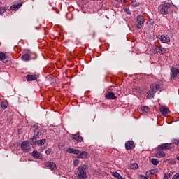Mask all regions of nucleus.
I'll return each instance as SVG.
<instances>
[{
  "mask_svg": "<svg viewBox=\"0 0 179 179\" xmlns=\"http://www.w3.org/2000/svg\"><path fill=\"white\" fill-rule=\"evenodd\" d=\"M171 8V4L169 3H164L159 6V12L161 15H169V10Z\"/></svg>",
  "mask_w": 179,
  "mask_h": 179,
  "instance_id": "f257e3e1",
  "label": "nucleus"
},
{
  "mask_svg": "<svg viewBox=\"0 0 179 179\" xmlns=\"http://www.w3.org/2000/svg\"><path fill=\"white\" fill-rule=\"evenodd\" d=\"M77 177L78 179H85L87 177L86 175V168L85 166H79Z\"/></svg>",
  "mask_w": 179,
  "mask_h": 179,
  "instance_id": "f03ea898",
  "label": "nucleus"
},
{
  "mask_svg": "<svg viewBox=\"0 0 179 179\" xmlns=\"http://www.w3.org/2000/svg\"><path fill=\"white\" fill-rule=\"evenodd\" d=\"M160 83H163V81H157L156 83H152L150 85V89L152 90H160L162 89V85Z\"/></svg>",
  "mask_w": 179,
  "mask_h": 179,
  "instance_id": "7ed1b4c3",
  "label": "nucleus"
},
{
  "mask_svg": "<svg viewBox=\"0 0 179 179\" xmlns=\"http://www.w3.org/2000/svg\"><path fill=\"white\" fill-rule=\"evenodd\" d=\"M157 38L162 41V43H170V36L167 35H158Z\"/></svg>",
  "mask_w": 179,
  "mask_h": 179,
  "instance_id": "20e7f679",
  "label": "nucleus"
},
{
  "mask_svg": "<svg viewBox=\"0 0 179 179\" xmlns=\"http://www.w3.org/2000/svg\"><path fill=\"white\" fill-rule=\"evenodd\" d=\"M154 51L155 54H160L161 55L163 54H166V48H163L162 45L155 46L154 48Z\"/></svg>",
  "mask_w": 179,
  "mask_h": 179,
  "instance_id": "39448f33",
  "label": "nucleus"
},
{
  "mask_svg": "<svg viewBox=\"0 0 179 179\" xmlns=\"http://www.w3.org/2000/svg\"><path fill=\"white\" fill-rule=\"evenodd\" d=\"M33 128L34 129V136L33 137H34V138L37 139L41 134L40 132V129H39L40 127L37 124H34Z\"/></svg>",
  "mask_w": 179,
  "mask_h": 179,
  "instance_id": "423d86ee",
  "label": "nucleus"
},
{
  "mask_svg": "<svg viewBox=\"0 0 179 179\" xmlns=\"http://www.w3.org/2000/svg\"><path fill=\"white\" fill-rule=\"evenodd\" d=\"M145 23V19L141 15L137 16V27L138 29H142V26Z\"/></svg>",
  "mask_w": 179,
  "mask_h": 179,
  "instance_id": "0eeeda50",
  "label": "nucleus"
},
{
  "mask_svg": "<svg viewBox=\"0 0 179 179\" xmlns=\"http://www.w3.org/2000/svg\"><path fill=\"white\" fill-rule=\"evenodd\" d=\"M171 148V144L165 143V144L158 145L157 150H169Z\"/></svg>",
  "mask_w": 179,
  "mask_h": 179,
  "instance_id": "6e6552de",
  "label": "nucleus"
},
{
  "mask_svg": "<svg viewBox=\"0 0 179 179\" xmlns=\"http://www.w3.org/2000/svg\"><path fill=\"white\" fill-rule=\"evenodd\" d=\"M171 79H174V78H176L177 74L179 73V66H178L177 68L171 67Z\"/></svg>",
  "mask_w": 179,
  "mask_h": 179,
  "instance_id": "1a4fd4ad",
  "label": "nucleus"
},
{
  "mask_svg": "<svg viewBox=\"0 0 179 179\" xmlns=\"http://www.w3.org/2000/svg\"><path fill=\"white\" fill-rule=\"evenodd\" d=\"M44 164L45 167H48L50 170H57V164L54 162H45Z\"/></svg>",
  "mask_w": 179,
  "mask_h": 179,
  "instance_id": "9d476101",
  "label": "nucleus"
},
{
  "mask_svg": "<svg viewBox=\"0 0 179 179\" xmlns=\"http://www.w3.org/2000/svg\"><path fill=\"white\" fill-rule=\"evenodd\" d=\"M21 148L23 152H26L30 150V145L29 144V141H24L21 144Z\"/></svg>",
  "mask_w": 179,
  "mask_h": 179,
  "instance_id": "9b49d317",
  "label": "nucleus"
},
{
  "mask_svg": "<svg viewBox=\"0 0 179 179\" xmlns=\"http://www.w3.org/2000/svg\"><path fill=\"white\" fill-rule=\"evenodd\" d=\"M105 97L106 99H107V100H117V96H115V94L111 92H109L107 94H106Z\"/></svg>",
  "mask_w": 179,
  "mask_h": 179,
  "instance_id": "f8f14e48",
  "label": "nucleus"
},
{
  "mask_svg": "<svg viewBox=\"0 0 179 179\" xmlns=\"http://www.w3.org/2000/svg\"><path fill=\"white\" fill-rule=\"evenodd\" d=\"M125 148L127 150H131V149H134V148H135V144L134 143V141H129L126 143Z\"/></svg>",
  "mask_w": 179,
  "mask_h": 179,
  "instance_id": "ddd939ff",
  "label": "nucleus"
},
{
  "mask_svg": "<svg viewBox=\"0 0 179 179\" xmlns=\"http://www.w3.org/2000/svg\"><path fill=\"white\" fill-rule=\"evenodd\" d=\"M38 75H27L26 79L28 80V82H31L33 80H36L38 79Z\"/></svg>",
  "mask_w": 179,
  "mask_h": 179,
  "instance_id": "4468645a",
  "label": "nucleus"
},
{
  "mask_svg": "<svg viewBox=\"0 0 179 179\" xmlns=\"http://www.w3.org/2000/svg\"><path fill=\"white\" fill-rule=\"evenodd\" d=\"M155 93L156 91L150 88L147 92V99H152L155 97Z\"/></svg>",
  "mask_w": 179,
  "mask_h": 179,
  "instance_id": "2eb2a0df",
  "label": "nucleus"
},
{
  "mask_svg": "<svg viewBox=\"0 0 179 179\" xmlns=\"http://www.w3.org/2000/svg\"><path fill=\"white\" fill-rule=\"evenodd\" d=\"M71 138L73 141H77L78 142H83V138H82L78 134H73L71 136Z\"/></svg>",
  "mask_w": 179,
  "mask_h": 179,
  "instance_id": "dca6fc26",
  "label": "nucleus"
},
{
  "mask_svg": "<svg viewBox=\"0 0 179 179\" xmlns=\"http://www.w3.org/2000/svg\"><path fill=\"white\" fill-rule=\"evenodd\" d=\"M159 111L160 113H162V115L166 116V115L169 114V108H166L164 106L160 107Z\"/></svg>",
  "mask_w": 179,
  "mask_h": 179,
  "instance_id": "f3484780",
  "label": "nucleus"
},
{
  "mask_svg": "<svg viewBox=\"0 0 179 179\" xmlns=\"http://www.w3.org/2000/svg\"><path fill=\"white\" fill-rule=\"evenodd\" d=\"M67 153H72L73 155H79V150H76L73 148H68L66 150Z\"/></svg>",
  "mask_w": 179,
  "mask_h": 179,
  "instance_id": "a211bd4d",
  "label": "nucleus"
},
{
  "mask_svg": "<svg viewBox=\"0 0 179 179\" xmlns=\"http://www.w3.org/2000/svg\"><path fill=\"white\" fill-rule=\"evenodd\" d=\"M22 59L25 61V62L30 61V59H31V56H30L27 53H25V54L22 55Z\"/></svg>",
  "mask_w": 179,
  "mask_h": 179,
  "instance_id": "6ab92c4d",
  "label": "nucleus"
},
{
  "mask_svg": "<svg viewBox=\"0 0 179 179\" xmlns=\"http://www.w3.org/2000/svg\"><path fill=\"white\" fill-rule=\"evenodd\" d=\"M32 156L34 159H41V155L36 150L33 151Z\"/></svg>",
  "mask_w": 179,
  "mask_h": 179,
  "instance_id": "aec40b11",
  "label": "nucleus"
},
{
  "mask_svg": "<svg viewBox=\"0 0 179 179\" xmlns=\"http://www.w3.org/2000/svg\"><path fill=\"white\" fill-rule=\"evenodd\" d=\"M1 106L3 110H6V108H8V106H9V103L8 101H3L1 103Z\"/></svg>",
  "mask_w": 179,
  "mask_h": 179,
  "instance_id": "412c9836",
  "label": "nucleus"
},
{
  "mask_svg": "<svg viewBox=\"0 0 179 179\" xmlns=\"http://www.w3.org/2000/svg\"><path fill=\"white\" fill-rule=\"evenodd\" d=\"M86 156H87V152L85 151H83L82 152H80L77 157L78 159H85V157H86Z\"/></svg>",
  "mask_w": 179,
  "mask_h": 179,
  "instance_id": "4be33fe9",
  "label": "nucleus"
},
{
  "mask_svg": "<svg viewBox=\"0 0 179 179\" xmlns=\"http://www.w3.org/2000/svg\"><path fill=\"white\" fill-rule=\"evenodd\" d=\"M20 6H22V3L13 5L10 6V9H11V10H17V9L20 8Z\"/></svg>",
  "mask_w": 179,
  "mask_h": 179,
  "instance_id": "5701e85b",
  "label": "nucleus"
},
{
  "mask_svg": "<svg viewBox=\"0 0 179 179\" xmlns=\"http://www.w3.org/2000/svg\"><path fill=\"white\" fill-rule=\"evenodd\" d=\"M129 169H131V170H135V169H138V167H139V166L136 163H133V164H130L129 165Z\"/></svg>",
  "mask_w": 179,
  "mask_h": 179,
  "instance_id": "b1692460",
  "label": "nucleus"
},
{
  "mask_svg": "<svg viewBox=\"0 0 179 179\" xmlns=\"http://www.w3.org/2000/svg\"><path fill=\"white\" fill-rule=\"evenodd\" d=\"M113 176H115L117 179H125V178L121 176V175L117 172H113Z\"/></svg>",
  "mask_w": 179,
  "mask_h": 179,
  "instance_id": "393cba45",
  "label": "nucleus"
},
{
  "mask_svg": "<svg viewBox=\"0 0 179 179\" xmlns=\"http://www.w3.org/2000/svg\"><path fill=\"white\" fill-rule=\"evenodd\" d=\"M157 157H165L166 153L163 151H158L157 152Z\"/></svg>",
  "mask_w": 179,
  "mask_h": 179,
  "instance_id": "a878e982",
  "label": "nucleus"
},
{
  "mask_svg": "<svg viewBox=\"0 0 179 179\" xmlns=\"http://www.w3.org/2000/svg\"><path fill=\"white\" fill-rule=\"evenodd\" d=\"M44 143H45V139H41L36 141V145H38V146H43Z\"/></svg>",
  "mask_w": 179,
  "mask_h": 179,
  "instance_id": "bb28decb",
  "label": "nucleus"
},
{
  "mask_svg": "<svg viewBox=\"0 0 179 179\" xmlns=\"http://www.w3.org/2000/svg\"><path fill=\"white\" fill-rule=\"evenodd\" d=\"M36 139H37V138H34V137H32L29 141L30 145H37L38 141Z\"/></svg>",
  "mask_w": 179,
  "mask_h": 179,
  "instance_id": "cd10ccee",
  "label": "nucleus"
},
{
  "mask_svg": "<svg viewBox=\"0 0 179 179\" xmlns=\"http://www.w3.org/2000/svg\"><path fill=\"white\" fill-rule=\"evenodd\" d=\"M150 162L154 166H157V164H159V160L157 159L152 158L150 159Z\"/></svg>",
  "mask_w": 179,
  "mask_h": 179,
  "instance_id": "c85d7f7f",
  "label": "nucleus"
},
{
  "mask_svg": "<svg viewBox=\"0 0 179 179\" xmlns=\"http://www.w3.org/2000/svg\"><path fill=\"white\" fill-rule=\"evenodd\" d=\"M6 58V55L3 52H0V61H3Z\"/></svg>",
  "mask_w": 179,
  "mask_h": 179,
  "instance_id": "c756f323",
  "label": "nucleus"
},
{
  "mask_svg": "<svg viewBox=\"0 0 179 179\" xmlns=\"http://www.w3.org/2000/svg\"><path fill=\"white\" fill-rule=\"evenodd\" d=\"M166 162L169 163V164H176V159L171 158L169 159H166Z\"/></svg>",
  "mask_w": 179,
  "mask_h": 179,
  "instance_id": "7c9ffc66",
  "label": "nucleus"
},
{
  "mask_svg": "<svg viewBox=\"0 0 179 179\" xmlns=\"http://www.w3.org/2000/svg\"><path fill=\"white\" fill-rule=\"evenodd\" d=\"M150 108L148 106H143L141 108V111H143V113H148V111H149Z\"/></svg>",
  "mask_w": 179,
  "mask_h": 179,
  "instance_id": "2f4dec72",
  "label": "nucleus"
},
{
  "mask_svg": "<svg viewBox=\"0 0 179 179\" xmlns=\"http://www.w3.org/2000/svg\"><path fill=\"white\" fill-rule=\"evenodd\" d=\"M171 177V174L169 173H164L163 179H169Z\"/></svg>",
  "mask_w": 179,
  "mask_h": 179,
  "instance_id": "473e14b6",
  "label": "nucleus"
},
{
  "mask_svg": "<svg viewBox=\"0 0 179 179\" xmlns=\"http://www.w3.org/2000/svg\"><path fill=\"white\" fill-rule=\"evenodd\" d=\"M6 11V8L5 7H0V15L4 13Z\"/></svg>",
  "mask_w": 179,
  "mask_h": 179,
  "instance_id": "72a5a7b5",
  "label": "nucleus"
},
{
  "mask_svg": "<svg viewBox=\"0 0 179 179\" xmlns=\"http://www.w3.org/2000/svg\"><path fill=\"white\" fill-rule=\"evenodd\" d=\"M73 165L75 167H78V166L79 165V160L75 159L73 162Z\"/></svg>",
  "mask_w": 179,
  "mask_h": 179,
  "instance_id": "f704fd0d",
  "label": "nucleus"
},
{
  "mask_svg": "<svg viewBox=\"0 0 179 179\" xmlns=\"http://www.w3.org/2000/svg\"><path fill=\"white\" fill-rule=\"evenodd\" d=\"M145 176L147 177H152V172H150V171H147L145 173Z\"/></svg>",
  "mask_w": 179,
  "mask_h": 179,
  "instance_id": "c9c22d12",
  "label": "nucleus"
},
{
  "mask_svg": "<svg viewBox=\"0 0 179 179\" xmlns=\"http://www.w3.org/2000/svg\"><path fill=\"white\" fill-rule=\"evenodd\" d=\"M52 152V150L51 148L48 149L45 151L46 155H51V152Z\"/></svg>",
  "mask_w": 179,
  "mask_h": 179,
  "instance_id": "e433bc0d",
  "label": "nucleus"
},
{
  "mask_svg": "<svg viewBox=\"0 0 179 179\" xmlns=\"http://www.w3.org/2000/svg\"><path fill=\"white\" fill-rule=\"evenodd\" d=\"M151 172V174L155 175L156 173H157V169H152L150 171Z\"/></svg>",
  "mask_w": 179,
  "mask_h": 179,
  "instance_id": "4c0bfd02",
  "label": "nucleus"
},
{
  "mask_svg": "<svg viewBox=\"0 0 179 179\" xmlns=\"http://www.w3.org/2000/svg\"><path fill=\"white\" fill-rule=\"evenodd\" d=\"M172 179H179V173H176V174L173 176Z\"/></svg>",
  "mask_w": 179,
  "mask_h": 179,
  "instance_id": "58836bf2",
  "label": "nucleus"
},
{
  "mask_svg": "<svg viewBox=\"0 0 179 179\" xmlns=\"http://www.w3.org/2000/svg\"><path fill=\"white\" fill-rule=\"evenodd\" d=\"M173 143L174 145H179V144H178V139H174V140L173 141Z\"/></svg>",
  "mask_w": 179,
  "mask_h": 179,
  "instance_id": "ea45409f",
  "label": "nucleus"
},
{
  "mask_svg": "<svg viewBox=\"0 0 179 179\" xmlns=\"http://www.w3.org/2000/svg\"><path fill=\"white\" fill-rule=\"evenodd\" d=\"M125 12L127 15H131V10H129V9H125Z\"/></svg>",
  "mask_w": 179,
  "mask_h": 179,
  "instance_id": "a19ab883",
  "label": "nucleus"
},
{
  "mask_svg": "<svg viewBox=\"0 0 179 179\" xmlns=\"http://www.w3.org/2000/svg\"><path fill=\"white\" fill-rule=\"evenodd\" d=\"M141 179H148V177L147 176H142L141 177Z\"/></svg>",
  "mask_w": 179,
  "mask_h": 179,
  "instance_id": "79ce46f5",
  "label": "nucleus"
},
{
  "mask_svg": "<svg viewBox=\"0 0 179 179\" xmlns=\"http://www.w3.org/2000/svg\"><path fill=\"white\" fill-rule=\"evenodd\" d=\"M117 2H118L119 3H121V2H122V0H115Z\"/></svg>",
  "mask_w": 179,
  "mask_h": 179,
  "instance_id": "37998d69",
  "label": "nucleus"
},
{
  "mask_svg": "<svg viewBox=\"0 0 179 179\" xmlns=\"http://www.w3.org/2000/svg\"><path fill=\"white\" fill-rule=\"evenodd\" d=\"M176 160H178V162H179V156L176 157Z\"/></svg>",
  "mask_w": 179,
  "mask_h": 179,
  "instance_id": "c03bdc74",
  "label": "nucleus"
},
{
  "mask_svg": "<svg viewBox=\"0 0 179 179\" xmlns=\"http://www.w3.org/2000/svg\"><path fill=\"white\" fill-rule=\"evenodd\" d=\"M178 144H179V139H178Z\"/></svg>",
  "mask_w": 179,
  "mask_h": 179,
  "instance_id": "a18cd8bd",
  "label": "nucleus"
}]
</instances>
